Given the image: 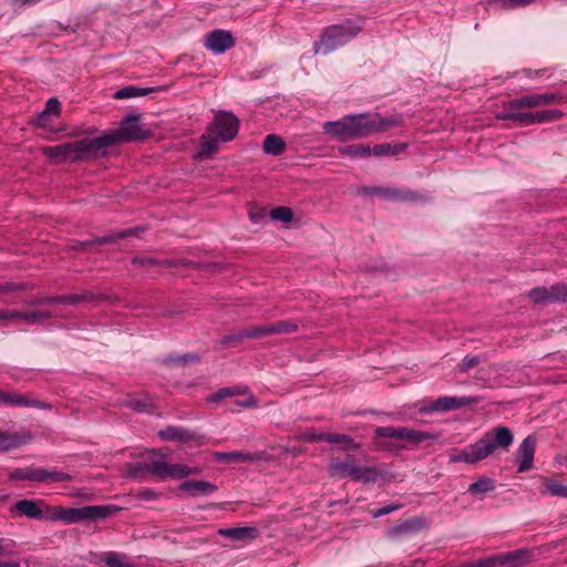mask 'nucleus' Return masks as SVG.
<instances>
[{
	"instance_id": "4c0bfd02",
	"label": "nucleus",
	"mask_w": 567,
	"mask_h": 567,
	"mask_svg": "<svg viewBox=\"0 0 567 567\" xmlns=\"http://www.w3.org/2000/svg\"><path fill=\"white\" fill-rule=\"evenodd\" d=\"M169 464L164 461H153L147 465V471L152 474L166 478L168 474Z\"/></svg>"
},
{
	"instance_id": "b1692460",
	"label": "nucleus",
	"mask_w": 567,
	"mask_h": 567,
	"mask_svg": "<svg viewBox=\"0 0 567 567\" xmlns=\"http://www.w3.org/2000/svg\"><path fill=\"white\" fill-rule=\"evenodd\" d=\"M41 504H42L41 502L38 503L34 501L22 499L16 504V508L22 515H24L29 518L41 519V518H43V511L40 507Z\"/></svg>"
},
{
	"instance_id": "6ab92c4d",
	"label": "nucleus",
	"mask_w": 567,
	"mask_h": 567,
	"mask_svg": "<svg viewBox=\"0 0 567 567\" xmlns=\"http://www.w3.org/2000/svg\"><path fill=\"white\" fill-rule=\"evenodd\" d=\"M218 534L225 536L236 543H249L259 536V530L256 527H231L220 528Z\"/></svg>"
},
{
	"instance_id": "5701e85b",
	"label": "nucleus",
	"mask_w": 567,
	"mask_h": 567,
	"mask_svg": "<svg viewBox=\"0 0 567 567\" xmlns=\"http://www.w3.org/2000/svg\"><path fill=\"white\" fill-rule=\"evenodd\" d=\"M497 559V566L502 567H522L527 563V551L517 550L504 555L494 556Z\"/></svg>"
},
{
	"instance_id": "1a4fd4ad",
	"label": "nucleus",
	"mask_w": 567,
	"mask_h": 567,
	"mask_svg": "<svg viewBox=\"0 0 567 567\" xmlns=\"http://www.w3.org/2000/svg\"><path fill=\"white\" fill-rule=\"evenodd\" d=\"M476 402L477 400L472 396H440L434 401L419 404V411L423 414L447 412Z\"/></svg>"
},
{
	"instance_id": "5fc2aeb1",
	"label": "nucleus",
	"mask_w": 567,
	"mask_h": 567,
	"mask_svg": "<svg viewBox=\"0 0 567 567\" xmlns=\"http://www.w3.org/2000/svg\"><path fill=\"white\" fill-rule=\"evenodd\" d=\"M16 316V311H0V320H10Z\"/></svg>"
},
{
	"instance_id": "bb28decb",
	"label": "nucleus",
	"mask_w": 567,
	"mask_h": 567,
	"mask_svg": "<svg viewBox=\"0 0 567 567\" xmlns=\"http://www.w3.org/2000/svg\"><path fill=\"white\" fill-rule=\"evenodd\" d=\"M324 441L333 444H340L344 451L358 450L360 444L357 443L350 435L339 433H327Z\"/></svg>"
},
{
	"instance_id": "9d476101",
	"label": "nucleus",
	"mask_w": 567,
	"mask_h": 567,
	"mask_svg": "<svg viewBox=\"0 0 567 567\" xmlns=\"http://www.w3.org/2000/svg\"><path fill=\"white\" fill-rule=\"evenodd\" d=\"M210 133L220 142H229L235 138L239 128L238 118L228 112H218L210 124Z\"/></svg>"
},
{
	"instance_id": "4468645a",
	"label": "nucleus",
	"mask_w": 567,
	"mask_h": 567,
	"mask_svg": "<svg viewBox=\"0 0 567 567\" xmlns=\"http://www.w3.org/2000/svg\"><path fill=\"white\" fill-rule=\"evenodd\" d=\"M529 298L535 303L555 302L567 299V286L557 284L548 290L545 287H537L529 291Z\"/></svg>"
},
{
	"instance_id": "423d86ee",
	"label": "nucleus",
	"mask_w": 567,
	"mask_h": 567,
	"mask_svg": "<svg viewBox=\"0 0 567 567\" xmlns=\"http://www.w3.org/2000/svg\"><path fill=\"white\" fill-rule=\"evenodd\" d=\"M138 121V115H127L114 132L99 137L100 145L104 147L115 143L143 140L146 134L140 126Z\"/></svg>"
},
{
	"instance_id": "13d9d810",
	"label": "nucleus",
	"mask_w": 567,
	"mask_h": 567,
	"mask_svg": "<svg viewBox=\"0 0 567 567\" xmlns=\"http://www.w3.org/2000/svg\"><path fill=\"white\" fill-rule=\"evenodd\" d=\"M13 289L12 285H0V293Z\"/></svg>"
},
{
	"instance_id": "e433bc0d",
	"label": "nucleus",
	"mask_w": 567,
	"mask_h": 567,
	"mask_svg": "<svg viewBox=\"0 0 567 567\" xmlns=\"http://www.w3.org/2000/svg\"><path fill=\"white\" fill-rule=\"evenodd\" d=\"M42 153L48 158H50L51 161H53L55 163L65 162V159H64V151L62 148V144L61 145H56V146L44 147V148H42Z\"/></svg>"
},
{
	"instance_id": "aec40b11",
	"label": "nucleus",
	"mask_w": 567,
	"mask_h": 567,
	"mask_svg": "<svg viewBox=\"0 0 567 567\" xmlns=\"http://www.w3.org/2000/svg\"><path fill=\"white\" fill-rule=\"evenodd\" d=\"M215 460L223 463H252L257 461L264 460V454L258 453H248L240 451H231V452H216L214 454Z\"/></svg>"
},
{
	"instance_id": "39448f33",
	"label": "nucleus",
	"mask_w": 567,
	"mask_h": 567,
	"mask_svg": "<svg viewBox=\"0 0 567 567\" xmlns=\"http://www.w3.org/2000/svg\"><path fill=\"white\" fill-rule=\"evenodd\" d=\"M329 473L332 477H351L354 481L363 483L373 482L378 477V473L373 467L359 466L351 458H346L344 461L337 458L331 460Z\"/></svg>"
},
{
	"instance_id": "680f3d73",
	"label": "nucleus",
	"mask_w": 567,
	"mask_h": 567,
	"mask_svg": "<svg viewBox=\"0 0 567 567\" xmlns=\"http://www.w3.org/2000/svg\"><path fill=\"white\" fill-rule=\"evenodd\" d=\"M561 2L567 3V0H561Z\"/></svg>"
},
{
	"instance_id": "9b49d317",
	"label": "nucleus",
	"mask_w": 567,
	"mask_h": 567,
	"mask_svg": "<svg viewBox=\"0 0 567 567\" xmlns=\"http://www.w3.org/2000/svg\"><path fill=\"white\" fill-rule=\"evenodd\" d=\"M102 147L103 145H100L99 137L94 140H81L62 144L65 162L83 159Z\"/></svg>"
},
{
	"instance_id": "6e6d98bb",
	"label": "nucleus",
	"mask_w": 567,
	"mask_h": 567,
	"mask_svg": "<svg viewBox=\"0 0 567 567\" xmlns=\"http://www.w3.org/2000/svg\"><path fill=\"white\" fill-rule=\"evenodd\" d=\"M0 567H20L19 561H0Z\"/></svg>"
},
{
	"instance_id": "ea45409f",
	"label": "nucleus",
	"mask_w": 567,
	"mask_h": 567,
	"mask_svg": "<svg viewBox=\"0 0 567 567\" xmlns=\"http://www.w3.org/2000/svg\"><path fill=\"white\" fill-rule=\"evenodd\" d=\"M480 362H481L480 357H477V355H466L460 362L457 368H458V371L466 372V371L475 368L476 365H478Z\"/></svg>"
},
{
	"instance_id": "49530a36",
	"label": "nucleus",
	"mask_w": 567,
	"mask_h": 567,
	"mask_svg": "<svg viewBox=\"0 0 567 567\" xmlns=\"http://www.w3.org/2000/svg\"><path fill=\"white\" fill-rule=\"evenodd\" d=\"M60 107H61V104L56 99H50L47 102L45 110L41 114V117H44L45 115H49V114L58 115L60 112Z\"/></svg>"
},
{
	"instance_id": "4d7b16f0",
	"label": "nucleus",
	"mask_w": 567,
	"mask_h": 567,
	"mask_svg": "<svg viewBox=\"0 0 567 567\" xmlns=\"http://www.w3.org/2000/svg\"><path fill=\"white\" fill-rule=\"evenodd\" d=\"M8 395H9V392L0 391V402L6 404L7 400L9 398Z\"/></svg>"
},
{
	"instance_id": "f704fd0d",
	"label": "nucleus",
	"mask_w": 567,
	"mask_h": 567,
	"mask_svg": "<svg viewBox=\"0 0 567 567\" xmlns=\"http://www.w3.org/2000/svg\"><path fill=\"white\" fill-rule=\"evenodd\" d=\"M495 488V484L491 478L481 477L478 481L468 486V492L472 494H486Z\"/></svg>"
},
{
	"instance_id": "a878e982",
	"label": "nucleus",
	"mask_w": 567,
	"mask_h": 567,
	"mask_svg": "<svg viewBox=\"0 0 567 567\" xmlns=\"http://www.w3.org/2000/svg\"><path fill=\"white\" fill-rule=\"evenodd\" d=\"M219 142H220L219 138L216 135H214L213 133H210V127H209L208 133L200 137V143H199L200 150H199L198 156L200 158H204V157H207L210 154L215 153L218 150Z\"/></svg>"
},
{
	"instance_id": "412c9836",
	"label": "nucleus",
	"mask_w": 567,
	"mask_h": 567,
	"mask_svg": "<svg viewBox=\"0 0 567 567\" xmlns=\"http://www.w3.org/2000/svg\"><path fill=\"white\" fill-rule=\"evenodd\" d=\"M178 489L190 497H199L214 493L217 487L206 481L190 480L182 483Z\"/></svg>"
},
{
	"instance_id": "f03ea898",
	"label": "nucleus",
	"mask_w": 567,
	"mask_h": 567,
	"mask_svg": "<svg viewBox=\"0 0 567 567\" xmlns=\"http://www.w3.org/2000/svg\"><path fill=\"white\" fill-rule=\"evenodd\" d=\"M395 122L384 118L378 114L347 115L339 121L326 122L323 131L326 134L336 137L341 142L368 137L374 133L386 130Z\"/></svg>"
},
{
	"instance_id": "7c9ffc66",
	"label": "nucleus",
	"mask_w": 567,
	"mask_h": 567,
	"mask_svg": "<svg viewBox=\"0 0 567 567\" xmlns=\"http://www.w3.org/2000/svg\"><path fill=\"white\" fill-rule=\"evenodd\" d=\"M200 472V467H189L184 464H169L167 477L179 480L189 475H197Z\"/></svg>"
},
{
	"instance_id": "6e6552de",
	"label": "nucleus",
	"mask_w": 567,
	"mask_h": 567,
	"mask_svg": "<svg viewBox=\"0 0 567 567\" xmlns=\"http://www.w3.org/2000/svg\"><path fill=\"white\" fill-rule=\"evenodd\" d=\"M375 434L379 437H391L395 440H403L412 444H420L427 440H436V435L431 432L416 431L403 426H380L375 429Z\"/></svg>"
},
{
	"instance_id": "c9c22d12",
	"label": "nucleus",
	"mask_w": 567,
	"mask_h": 567,
	"mask_svg": "<svg viewBox=\"0 0 567 567\" xmlns=\"http://www.w3.org/2000/svg\"><path fill=\"white\" fill-rule=\"evenodd\" d=\"M543 493H548L551 496L567 497V485L554 480H547L545 482V491Z\"/></svg>"
},
{
	"instance_id": "72a5a7b5",
	"label": "nucleus",
	"mask_w": 567,
	"mask_h": 567,
	"mask_svg": "<svg viewBox=\"0 0 567 567\" xmlns=\"http://www.w3.org/2000/svg\"><path fill=\"white\" fill-rule=\"evenodd\" d=\"M8 396L9 398H8L6 404H9V405H25V406H33V408H41V409L44 408V404H42L40 401L30 400L21 394H18V393L9 392Z\"/></svg>"
},
{
	"instance_id": "20e7f679",
	"label": "nucleus",
	"mask_w": 567,
	"mask_h": 567,
	"mask_svg": "<svg viewBox=\"0 0 567 567\" xmlns=\"http://www.w3.org/2000/svg\"><path fill=\"white\" fill-rule=\"evenodd\" d=\"M362 28L361 19L347 20L343 23L328 27L315 44V52L322 55L331 53L357 37Z\"/></svg>"
},
{
	"instance_id": "2eb2a0df",
	"label": "nucleus",
	"mask_w": 567,
	"mask_h": 567,
	"mask_svg": "<svg viewBox=\"0 0 567 567\" xmlns=\"http://www.w3.org/2000/svg\"><path fill=\"white\" fill-rule=\"evenodd\" d=\"M235 44L231 32L226 30H214L206 34L205 47L215 54L224 53Z\"/></svg>"
},
{
	"instance_id": "c756f323",
	"label": "nucleus",
	"mask_w": 567,
	"mask_h": 567,
	"mask_svg": "<svg viewBox=\"0 0 567 567\" xmlns=\"http://www.w3.org/2000/svg\"><path fill=\"white\" fill-rule=\"evenodd\" d=\"M286 144L284 140L275 134L267 135L262 148L265 153L271 154V155H280L285 151Z\"/></svg>"
},
{
	"instance_id": "58836bf2",
	"label": "nucleus",
	"mask_w": 567,
	"mask_h": 567,
	"mask_svg": "<svg viewBox=\"0 0 567 567\" xmlns=\"http://www.w3.org/2000/svg\"><path fill=\"white\" fill-rule=\"evenodd\" d=\"M270 216L275 220H279L282 223H290L292 220L293 214L290 208L281 206V207L271 209Z\"/></svg>"
},
{
	"instance_id": "cd10ccee",
	"label": "nucleus",
	"mask_w": 567,
	"mask_h": 567,
	"mask_svg": "<svg viewBox=\"0 0 567 567\" xmlns=\"http://www.w3.org/2000/svg\"><path fill=\"white\" fill-rule=\"evenodd\" d=\"M102 560L107 567H135L130 558L117 551H106L102 555Z\"/></svg>"
},
{
	"instance_id": "a18cd8bd",
	"label": "nucleus",
	"mask_w": 567,
	"mask_h": 567,
	"mask_svg": "<svg viewBox=\"0 0 567 567\" xmlns=\"http://www.w3.org/2000/svg\"><path fill=\"white\" fill-rule=\"evenodd\" d=\"M132 264L143 268H150L158 265V261L148 256L134 257Z\"/></svg>"
},
{
	"instance_id": "bf43d9fd",
	"label": "nucleus",
	"mask_w": 567,
	"mask_h": 567,
	"mask_svg": "<svg viewBox=\"0 0 567 567\" xmlns=\"http://www.w3.org/2000/svg\"><path fill=\"white\" fill-rule=\"evenodd\" d=\"M39 0H13V2L16 3H21V4H25V3H35L38 2Z\"/></svg>"
},
{
	"instance_id": "dca6fc26",
	"label": "nucleus",
	"mask_w": 567,
	"mask_h": 567,
	"mask_svg": "<svg viewBox=\"0 0 567 567\" xmlns=\"http://www.w3.org/2000/svg\"><path fill=\"white\" fill-rule=\"evenodd\" d=\"M158 436L164 441H173L181 443L196 442L197 444L203 443V439L199 435L186 429L173 425L166 426L165 429L161 430L158 432Z\"/></svg>"
},
{
	"instance_id": "603ef678",
	"label": "nucleus",
	"mask_w": 567,
	"mask_h": 567,
	"mask_svg": "<svg viewBox=\"0 0 567 567\" xmlns=\"http://www.w3.org/2000/svg\"><path fill=\"white\" fill-rule=\"evenodd\" d=\"M142 472V466L138 464L130 465L127 475L132 477H138Z\"/></svg>"
},
{
	"instance_id": "de8ad7c7",
	"label": "nucleus",
	"mask_w": 567,
	"mask_h": 567,
	"mask_svg": "<svg viewBox=\"0 0 567 567\" xmlns=\"http://www.w3.org/2000/svg\"><path fill=\"white\" fill-rule=\"evenodd\" d=\"M327 433L305 432L301 434V439L308 442L324 441Z\"/></svg>"
},
{
	"instance_id": "052dcab7",
	"label": "nucleus",
	"mask_w": 567,
	"mask_h": 567,
	"mask_svg": "<svg viewBox=\"0 0 567 567\" xmlns=\"http://www.w3.org/2000/svg\"><path fill=\"white\" fill-rule=\"evenodd\" d=\"M0 543H2V539H0ZM4 553V546L0 544V555Z\"/></svg>"
},
{
	"instance_id": "c03bdc74",
	"label": "nucleus",
	"mask_w": 567,
	"mask_h": 567,
	"mask_svg": "<svg viewBox=\"0 0 567 567\" xmlns=\"http://www.w3.org/2000/svg\"><path fill=\"white\" fill-rule=\"evenodd\" d=\"M47 316L38 312V311H31V312H18L16 311V316H13V319H22L29 322H34L40 319L45 318Z\"/></svg>"
},
{
	"instance_id": "393cba45",
	"label": "nucleus",
	"mask_w": 567,
	"mask_h": 567,
	"mask_svg": "<svg viewBox=\"0 0 567 567\" xmlns=\"http://www.w3.org/2000/svg\"><path fill=\"white\" fill-rule=\"evenodd\" d=\"M124 405L138 413H151L154 409L153 401L148 395L128 398Z\"/></svg>"
},
{
	"instance_id": "c85d7f7f",
	"label": "nucleus",
	"mask_w": 567,
	"mask_h": 567,
	"mask_svg": "<svg viewBox=\"0 0 567 567\" xmlns=\"http://www.w3.org/2000/svg\"><path fill=\"white\" fill-rule=\"evenodd\" d=\"M71 475L60 472V471H47L44 468H35V481L37 482H69L71 481Z\"/></svg>"
},
{
	"instance_id": "79ce46f5",
	"label": "nucleus",
	"mask_w": 567,
	"mask_h": 567,
	"mask_svg": "<svg viewBox=\"0 0 567 567\" xmlns=\"http://www.w3.org/2000/svg\"><path fill=\"white\" fill-rule=\"evenodd\" d=\"M62 513H63L62 506L47 507L45 512H43V518L49 519V520L62 522Z\"/></svg>"
},
{
	"instance_id": "09e8293b",
	"label": "nucleus",
	"mask_w": 567,
	"mask_h": 567,
	"mask_svg": "<svg viewBox=\"0 0 567 567\" xmlns=\"http://www.w3.org/2000/svg\"><path fill=\"white\" fill-rule=\"evenodd\" d=\"M392 151H391V145L389 144H380V145H375L373 147V150H371V154L375 155V156H383V155H388L390 154Z\"/></svg>"
},
{
	"instance_id": "ddd939ff",
	"label": "nucleus",
	"mask_w": 567,
	"mask_h": 567,
	"mask_svg": "<svg viewBox=\"0 0 567 567\" xmlns=\"http://www.w3.org/2000/svg\"><path fill=\"white\" fill-rule=\"evenodd\" d=\"M243 394L245 395V399H243L240 401H236V404L238 406H241V408L257 406L256 398L251 393L247 392L246 389H240L237 386L219 389L218 391L210 394L208 396L207 401L210 403H218L226 398H234V396L243 395Z\"/></svg>"
},
{
	"instance_id": "a211bd4d",
	"label": "nucleus",
	"mask_w": 567,
	"mask_h": 567,
	"mask_svg": "<svg viewBox=\"0 0 567 567\" xmlns=\"http://www.w3.org/2000/svg\"><path fill=\"white\" fill-rule=\"evenodd\" d=\"M535 447V437L529 435L523 440L517 450V458L519 461L518 472L523 473L533 467Z\"/></svg>"
},
{
	"instance_id": "4be33fe9",
	"label": "nucleus",
	"mask_w": 567,
	"mask_h": 567,
	"mask_svg": "<svg viewBox=\"0 0 567 567\" xmlns=\"http://www.w3.org/2000/svg\"><path fill=\"white\" fill-rule=\"evenodd\" d=\"M363 192L365 194L380 196L384 199L409 200L413 198V196L409 192L385 187H364Z\"/></svg>"
},
{
	"instance_id": "37998d69",
	"label": "nucleus",
	"mask_w": 567,
	"mask_h": 567,
	"mask_svg": "<svg viewBox=\"0 0 567 567\" xmlns=\"http://www.w3.org/2000/svg\"><path fill=\"white\" fill-rule=\"evenodd\" d=\"M495 566H497V559H495V557L492 556V557L480 559L476 561L465 563L460 567H495Z\"/></svg>"
},
{
	"instance_id": "f3484780",
	"label": "nucleus",
	"mask_w": 567,
	"mask_h": 567,
	"mask_svg": "<svg viewBox=\"0 0 567 567\" xmlns=\"http://www.w3.org/2000/svg\"><path fill=\"white\" fill-rule=\"evenodd\" d=\"M32 435L29 432H8L0 430V452H7L18 449L32 441Z\"/></svg>"
},
{
	"instance_id": "473e14b6",
	"label": "nucleus",
	"mask_w": 567,
	"mask_h": 567,
	"mask_svg": "<svg viewBox=\"0 0 567 567\" xmlns=\"http://www.w3.org/2000/svg\"><path fill=\"white\" fill-rule=\"evenodd\" d=\"M154 91L153 87L140 89L135 86H126L114 93V97L117 100L131 99L136 96H143Z\"/></svg>"
},
{
	"instance_id": "7ed1b4c3",
	"label": "nucleus",
	"mask_w": 567,
	"mask_h": 567,
	"mask_svg": "<svg viewBox=\"0 0 567 567\" xmlns=\"http://www.w3.org/2000/svg\"><path fill=\"white\" fill-rule=\"evenodd\" d=\"M513 441L514 435L508 427L496 426L464 450L454 451L450 454V461L452 463L475 464L487 458L497 449L507 450Z\"/></svg>"
},
{
	"instance_id": "8fccbe9b",
	"label": "nucleus",
	"mask_w": 567,
	"mask_h": 567,
	"mask_svg": "<svg viewBox=\"0 0 567 567\" xmlns=\"http://www.w3.org/2000/svg\"><path fill=\"white\" fill-rule=\"evenodd\" d=\"M399 507H400L399 505L384 506V507H381L378 511L373 512L372 515H373V517H380V516L390 514L391 512H393L394 509H398Z\"/></svg>"
},
{
	"instance_id": "3c124183",
	"label": "nucleus",
	"mask_w": 567,
	"mask_h": 567,
	"mask_svg": "<svg viewBox=\"0 0 567 567\" xmlns=\"http://www.w3.org/2000/svg\"><path fill=\"white\" fill-rule=\"evenodd\" d=\"M506 6L509 7H520L526 6L533 2L534 0H503Z\"/></svg>"
},
{
	"instance_id": "864d4df0",
	"label": "nucleus",
	"mask_w": 567,
	"mask_h": 567,
	"mask_svg": "<svg viewBox=\"0 0 567 567\" xmlns=\"http://www.w3.org/2000/svg\"><path fill=\"white\" fill-rule=\"evenodd\" d=\"M60 302H69V303H76L82 300V297L79 295H72L69 297H63L58 299Z\"/></svg>"
},
{
	"instance_id": "f8f14e48",
	"label": "nucleus",
	"mask_w": 567,
	"mask_h": 567,
	"mask_svg": "<svg viewBox=\"0 0 567 567\" xmlns=\"http://www.w3.org/2000/svg\"><path fill=\"white\" fill-rule=\"evenodd\" d=\"M296 329H297V326L291 322H288V321H282V322H278V323H267V324L246 329L237 338L238 339H243V338L256 339V338H262V337L270 336V334L289 333V332L295 331Z\"/></svg>"
},
{
	"instance_id": "f257e3e1",
	"label": "nucleus",
	"mask_w": 567,
	"mask_h": 567,
	"mask_svg": "<svg viewBox=\"0 0 567 567\" xmlns=\"http://www.w3.org/2000/svg\"><path fill=\"white\" fill-rule=\"evenodd\" d=\"M561 102L563 96L555 92L528 94L504 102L502 111L496 113L495 117L503 121H513L519 126L553 122L563 116L560 111H533V109L560 104Z\"/></svg>"
},
{
	"instance_id": "2f4dec72",
	"label": "nucleus",
	"mask_w": 567,
	"mask_h": 567,
	"mask_svg": "<svg viewBox=\"0 0 567 567\" xmlns=\"http://www.w3.org/2000/svg\"><path fill=\"white\" fill-rule=\"evenodd\" d=\"M339 153L349 157H368L371 155V148L367 144L346 145L339 148Z\"/></svg>"
},
{
	"instance_id": "0eeeda50",
	"label": "nucleus",
	"mask_w": 567,
	"mask_h": 567,
	"mask_svg": "<svg viewBox=\"0 0 567 567\" xmlns=\"http://www.w3.org/2000/svg\"><path fill=\"white\" fill-rule=\"evenodd\" d=\"M120 508L115 505H91L83 507H63L62 522L65 524H75L86 519H104Z\"/></svg>"
},
{
	"instance_id": "a19ab883",
	"label": "nucleus",
	"mask_w": 567,
	"mask_h": 567,
	"mask_svg": "<svg viewBox=\"0 0 567 567\" xmlns=\"http://www.w3.org/2000/svg\"><path fill=\"white\" fill-rule=\"evenodd\" d=\"M11 480L35 481V468H19L10 473Z\"/></svg>"
}]
</instances>
